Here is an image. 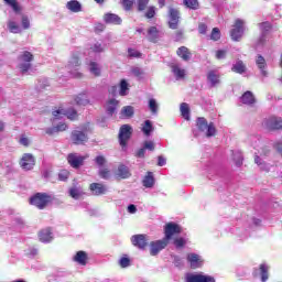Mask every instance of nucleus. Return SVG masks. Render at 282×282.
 Here are the masks:
<instances>
[{
  "label": "nucleus",
  "instance_id": "obj_58",
  "mask_svg": "<svg viewBox=\"0 0 282 282\" xmlns=\"http://www.w3.org/2000/svg\"><path fill=\"white\" fill-rule=\"evenodd\" d=\"M155 17V7H149L148 11L145 12L147 19H153Z\"/></svg>",
  "mask_w": 282,
  "mask_h": 282
},
{
  "label": "nucleus",
  "instance_id": "obj_52",
  "mask_svg": "<svg viewBox=\"0 0 282 282\" xmlns=\"http://www.w3.org/2000/svg\"><path fill=\"white\" fill-rule=\"evenodd\" d=\"M174 246L175 248H184L186 246V239L180 237L174 239Z\"/></svg>",
  "mask_w": 282,
  "mask_h": 282
},
{
  "label": "nucleus",
  "instance_id": "obj_49",
  "mask_svg": "<svg viewBox=\"0 0 282 282\" xmlns=\"http://www.w3.org/2000/svg\"><path fill=\"white\" fill-rule=\"evenodd\" d=\"M69 178V171L67 170H62L59 173H58V180L61 182H67V180Z\"/></svg>",
  "mask_w": 282,
  "mask_h": 282
},
{
  "label": "nucleus",
  "instance_id": "obj_55",
  "mask_svg": "<svg viewBox=\"0 0 282 282\" xmlns=\"http://www.w3.org/2000/svg\"><path fill=\"white\" fill-rule=\"evenodd\" d=\"M234 160L236 162V165L241 166V164H243V155L241 154V152H236Z\"/></svg>",
  "mask_w": 282,
  "mask_h": 282
},
{
  "label": "nucleus",
  "instance_id": "obj_17",
  "mask_svg": "<svg viewBox=\"0 0 282 282\" xmlns=\"http://www.w3.org/2000/svg\"><path fill=\"white\" fill-rule=\"evenodd\" d=\"M37 236H39V240L42 243H50V241H52V239H54V237L52 236V228H50V227L40 230Z\"/></svg>",
  "mask_w": 282,
  "mask_h": 282
},
{
  "label": "nucleus",
  "instance_id": "obj_26",
  "mask_svg": "<svg viewBox=\"0 0 282 282\" xmlns=\"http://www.w3.org/2000/svg\"><path fill=\"white\" fill-rule=\"evenodd\" d=\"M176 54L183 61H191V58L193 56V54L191 53V51L186 46L178 47V50L176 51Z\"/></svg>",
  "mask_w": 282,
  "mask_h": 282
},
{
  "label": "nucleus",
  "instance_id": "obj_54",
  "mask_svg": "<svg viewBox=\"0 0 282 282\" xmlns=\"http://www.w3.org/2000/svg\"><path fill=\"white\" fill-rule=\"evenodd\" d=\"M143 149L147 151H155V143L153 141H144Z\"/></svg>",
  "mask_w": 282,
  "mask_h": 282
},
{
  "label": "nucleus",
  "instance_id": "obj_50",
  "mask_svg": "<svg viewBox=\"0 0 282 282\" xmlns=\"http://www.w3.org/2000/svg\"><path fill=\"white\" fill-rule=\"evenodd\" d=\"M131 74H133V76H135L137 78H142L144 72L142 70V68L134 66L131 68Z\"/></svg>",
  "mask_w": 282,
  "mask_h": 282
},
{
  "label": "nucleus",
  "instance_id": "obj_53",
  "mask_svg": "<svg viewBox=\"0 0 282 282\" xmlns=\"http://www.w3.org/2000/svg\"><path fill=\"white\" fill-rule=\"evenodd\" d=\"M99 177H101V180H109V177H111V172H109L107 169H100Z\"/></svg>",
  "mask_w": 282,
  "mask_h": 282
},
{
  "label": "nucleus",
  "instance_id": "obj_35",
  "mask_svg": "<svg viewBox=\"0 0 282 282\" xmlns=\"http://www.w3.org/2000/svg\"><path fill=\"white\" fill-rule=\"evenodd\" d=\"M153 123L151 122V120H145L143 123V127L141 129V131H143L144 135H147V138H149L151 135V133H153Z\"/></svg>",
  "mask_w": 282,
  "mask_h": 282
},
{
  "label": "nucleus",
  "instance_id": "obj_36",
  "mask_svg": "<svg viewBox=\"0 0 282 282\" xmlns=\"http://www.w3.org/2000/svg\"><path fill=\"white\" fill-rule=\"evenodd\" d=\"M180 110H181V116H183L185 120H191V108L188 107V104L186 102L181 104Z\"/></svg>",
  "mask_w": 282,
  "mask_h": 282
},
{
  "label": "nucleus",
  "instance_id": "obj_3",
  "mask_svg": "<svg viewBox=\"0 0 282 282\" xmlns=\"http://www.w3.org/2000/svg\"><path fill=\"white\" fill-rule=\"evenodd\" d=\"M19 61V69L22 74H28L30 69H32V62L34 61V55L29 51H23L18 57Z\"/></svg>",
  "mask_w": 282,
  "mask_h": 282
},
{
  "label": "nucleus",
  "instance_id": "obj_51",
  "mask_svg": "<svg viewBox=\"0 0 282 282\" xmlns=\"http://www.w3.org/2000/svg\"><path fill=\"white\" fill-rule=\"evenodd\" d=\"M149 109L152 111V113H158V101L155 99L149 100Z\"/></svg>",
  "mask_w": 282,
  "mask_h": 282
},
{
  "label": "nucleus",
  "instance_id": "obj_56",
  "mask_svg": "<svg viewBox=\"0 0 282 282\" xmlns=\"http://www.w3.org/2000/svg\"><path fill=\"white\" fill-rule=\"evenodd\" d=\"M147 6H149V0H138L139 12L147 10Z\"/></svg>",
  "mask_w": 282,
  "mask_h": 282
},
{
  "label": "nucleus",
  "instance_id": "obj_61",
  "mask_svg": "<svg viewBox=\"0 0 282 282\" xmlns=\"http://www.w3.org/2000/svg\"><path fill=\"white\" fill-rule=\"evenodd\" d=\"M124 10H131L133 8V0H122Z\"/></svg>",
  "mask_w": 282,
  "mask_h": 282
},
{
  "label": "nucleus",
  "instance_id": "obj_13",
  "mask_svg": "<svg viewBox=\"0 0 282 282\" xmlns=\"http://www.w3.org/2000/svg\"><path fill=\"white\" fill-rule=\"evenodd\" d=\"M67 162L73 169H79L85 162V156L78 155L77 153H70L67 156Z\"/></svg>",
  "mask_w": 282,
  "mask_h": 282
},
{
  "label": "nucleus",
  "instance_id": "obj_22",
  "mask_svg": "<svg viewBox=\"0 0 282 282\" xmlns=\"http://www.w3.org/2000/svg\"><path fill=\"white\" fill-rule=\"evenodd\" d=\"M256 65L258 69H260L262 76H268V70H265L268 67V64L265 63V58L263 56L261 55L257 56Z\"/></svg>",
  "mask_w": 282,
  "mask_h": 282
},
{
  "label": "nucleus",
  "instance_id": "obj_5",
  "mask_svg": "<svg viewBox=\"0 0 282 282\" xmlns=\"http://www.w3.org/2000/svg\"><path fill=\"white\" fill-rule=\"evenodd\" d=\"M243 25H246V22L243 20L241 19L236 20L234 28L230 32V36L232 41H241V37L243 36V32L246 30Z\"/></svg>",
  "mask_w": 282,
  "mask_h": 282
},
{
  "label": "nucleus",
  "instance_id": "obj_32",
  "mask_svg": "<svg viewBox=\"0 0 282 282\" xmlns=\"http://www.w3.org/2000/svg\"><path fill=\"white\" fill-rule=\"evenodd\" d=\"M147 36H148V40L151 41V43H156L158 39H160V31H158V28L151 26L148 30V35Z\"/></svg>",
  "mask_w": 282,
  "mask_h": 282
},
{
  "label": "nucleus",
  "instance_id": "obj_44",
  "mask_svg": "<svg viewBox=\"0 0 282 282\" xmlns=\"http://www.w3.org/2000/svg\"><path fill=\"white\" fill-rule=\"evenodd\" d=\"M8 6L14 10L15 13L21 12V7H19V2L17 0H4Z\"/></svg>",
  "mask_w": 282,
  "mask_h": 282
},
{
  "label": "nucleus",
  "instance_id": "obj_28",
  "mask_svg": "<svg viewBox=\"0 0 282 282\" xmlns=\"http://www.w3.org/2000/svg\"><path fill=\"white\" fill-rule=\"evenodd\" d=\"M75 102L79 107H87V105H89L91 101H89V96H87V94L82 93L76 96Z\"/></svg>",
  "mask_w": 282,
  "mask_h": 282
},
{
  "label": "nucleus",
  "instance_id": "obj_38",
  "mask_svg": "<svg viewBox=\"0 0 282 282\" xmlns=\"http://www.w3.org/2000/svg\"><path fill=\"white\" fill-rule=\"evenodd\" d=\"M133 107L132 106H126L121 109L120 116L121 118H133Z\"/></svg>",
  "mask_w": 282,
  "mask_h": 282
},
{
  "label": "nucleus",
  "instance_id": "obj_39",
  "mask_svg": "<svg viewBox=\"0 0 282 282\" xmlns=\"http://www.w3.org/2000/svg\"><path fill=\"white\" fill-rule=\"evenodd\" d=\"M231 72H236V74H243L246 72V65L243 64V62L238 61L231 67Z\"/></svg>",
  "mask_w": 282,
  "mask_h": 282
},
{
  "label": "nucleus",
  "instance_id": "obj_1",
  "mask_svg": "<svg viewBox=\"0 0 282 282\" xmlns=\"http://www.w3.org/2000/svg\"><path fill=\"white\" fill-rule=\"evenodd\" d=\"M182 234V227L175 223H167L164 227V239L150 242L151 257H158L164 248L169 246V241L173 239L174 235Z\"/></svg>",
  "mask_w": 282,
  "mask_h": 282
},
{
  "label": "nucleus",
  "instance_id": "obj_40",
  "mask_svg": "<svg viewBox=\"0 0 282 282\" xmlns=\"http://www.w3.org/2000/svg\"><path fill=\"white\" fill-rule=\"evenodd\" d=\"M254 163L261 169V171H270V165L261 160L259 155H256Z\"/></svg>",
  "mask_w": 282,
  "mask_h": 282
},
{
  "label": "nucleus",
  "instance_id": "obj_15",
  "mask_svg": "<svg viewBox=\"0 0 282 282\" xmlns=\"http://www.w3.org/2000/svg\"><path fill=\"white\" fill-rule=\"evenodd\" d=\"M180 23V11L176 9H170L169 11V26L171 30H177V25Z\"/></svg>",
  "mask_w": 282,
  "mask_h": 282
},
{
  "label": "nucleus",
  "instance_id": "obj_23",
  "mask_svg": "<svg viewBox=\"0 0 282 282\" xmlns=\"http://www.w3.org/2000/svg\"><path fill=\"white\" fill-rule=\"evenodd\" d=\"M261 282H267L270 279V265L261 263L259 265Z\"/></svg>",
  "mask_w": 282,
  "mask_h": 282
},
{
  "label": "nucleus",
  "instance_id": "obj_30",
  "mask_svg": "<svg viewBox=\"0 0 282 282\" xmlns=\"http://www.w3.org/2000/svg\"><path fill=\"white\" fill-rule=\"evenodd\" d=\"M240 100H241V102H242L243 105H254V102L257 101V100L254 99V95H253L252 91H250V90L246 91V93L241 96Z\"/></svg>",
  "mask_w": 282,
  "mask_h": 282
},
{
  "label": "nucleus",
  "instance_id": "obj_10",
  "mask_svg": "<svg viewBox=\"0 0 282 282\" xmlns=\"http://www.w3.org/2000/svg\"><path fill=\"white\" fill-rule=\"evenodd\" d=\"M35 164H36V160L34 159V155L30 153H25L22 155V159L20 161V166L21 169H23V171H32Z\"/></svg>",
  "mask_w": 282,
  "mask_h": 282
},
{
  "label": "nucleus",
  "instance_id": "obj_64",
  "mask_svg": "<svg viewBox=\"0 0 282 282\" xmlns=\"http://www.w3.org/2000/svg\"><path fill=\"white\" fill-rule=\"evenodd\" d=\"M128 54H129V56H132L134 58H138V56H140V53L133 48H129Z\"/></svg>",
  "mask_w": 282,
  "mask_h": 282
},
{
  "label": "nucleus",
  "instance_id": "obj_47",
  "mask_svg": "<svg viewBox=\"0 0 282 282\" xmlns=\"http://www.w3.org/2000/svg\"><path fill=\"white\" fill-rule=\"evenodd\" d=\"M69 195L73 197V199H79L80 196L83 195V192L80 189L73 187L69 189Z\"/></svg>",
  "mask_w": 282,
  "mask_h": 282
},
{
  "label": "nucleus",
  "instance_id": "obj_7",
  "mask_svg": "<svg viewBox=\"0 0 282 282\" xmlns=\"http://www.w3.org/2000/svg\"><path fill=\"white\" fill-rule=\"evenodd\" d=\"M64 116H66L68 120H76L78 118V112L75 109L65 110L63 108L53 111L54 120H61Z\"/></svg>",
  "mask_w": 282,
  "mask_h": 282
},
{
  "label": "nucleus",
  "instance_id": "obj_37",
  "mask_svg": "<svg viewBox=\"0 0 282 282\" xmlns=\"http://www.w3.org/2000/svg\"><path fill=\"white\" fill-rule=\"evenodd\" d=\"M88 70L93 76H100V65L96 62H89Z\"/></svg>",
  "mask_w": 282,
  "mask_h": 282
},
{
  "label": "nucleus",
  "instance_id": "obj_59",
  "mask_svg": "<svg viewBox=\"0 0 282 282\" xmlns=\"http://www.w3.org/2000/svg\"><path fill=\"white\" fill-rule=\"evenodd\" d=\"M22 28L23 30H30V19H28V15L22 17Z\"/></svg>",
  "mask_w": 282,
  "mask_h": 282
},
{
  "label": "nucleus",
  "instance_id": "obj_9",
  "mask_svg": "<svg viewBox=\"0 0 282 282\" xmlns=\"http://www.w3.org/2000/svg\"><path fill=\"white\" fill-rule=\"evenodd\" d=\"M80 67V59L77 56H73L68 62L67 69L73 78H82L83 74L78 72Z\"/></svg>",
  "mask_w": 282,
  "mask_h": 282
},
{
  "label": "nucleus",
  "instance_id": "obj_31",
  "mask_svg": "<svg viewBox=\"0 0 282 282\" xmlns=\"http://www.w3.org/2000/svg\"><path fill=\"white\" fill-rule=\"evenodd\" d=\"M116 109H118V100L109 99L106 104V111L108 116H113L116 113Z\"/></svg>",
  "mask_w": 282,
  "mask_h": 282
},
{
  "label": "nucleus",
  "instance_id": "obj_2",
  "mask_svg": "<svg viewBox=\"0 0 282 282\" xmlns=\"http://www.w3.org/2000/svg\"><path fill=\"white\" fill-rule=\"evenodd\" d=\"M52 202H54V197L47 193H36L30 198V204H32V206H36L40 210L47 208Z\"/></svg>",
  "mask_w": 282,
  "mask_h": 282
},
{
  "label": "nucleus",
  "instance_id": "obj_60",
  "mask_svg": "<svg viewBox=\"0 0 282 282\" xmlns=\"http://www.w3.org/2000/svg\"><path fill=\"white\" fill-rule=\"evenodd\" d=\"M273 149H275V151H278V153L281 155L282 158V140L276 141L273 144Z\"/></svg>",
  "mask_w": 282,
  "mask_h": 282
},
{
  "label": "nucleus",
  "instance_id": "obj_42",
  "mask_svg": "<svg viewBox=\"0 0 282 282\" xmlns=\"http://www.w3.org/2000/svg\"><path fill=\"white\" fill-rule=\"evenodd\" d=\"M120 96H127L129 94V83H127L126 79H122L120 82V90H119Z\"/></svg>",
  "mask_w": 282,
  "mask_h": 282
},
{
  "label": "nucleus",
  "instance_id": "obj_4",
  "mask_svg": "<svg viewBox=\"0 0 282 282\" xmlns=\"http://www.w3.org/2000/svg\"><path fill=\"white\" fill-rule=\"evenodd\" d=\"M196 127L202 132L206 131L207 138H213V135L217 134V129L215 128V123L210 122L208 124V121L204 117H199L196 121Z\"/></svg>",
  "mask_w": 282,
  "mask_h": 282
},
{
  "label": "nucleus",
  "instance_id": "obj_48",
  "mask_svg": "<svg viewBox=\"0 0 282 282\" xmlns=\"http://www.w3.org/2000/svg\"><path fill=\"white\" fill-rule=\"evenodd\" d=\"M119 265L120 268H129V265H131V259H129V257H122L120 260H119Z\"/></svg>",
  "mask_w": 282,
  "mask_h": 282
},
{
  "label": "nucleus",
  "instance_id": "obj_24",
  "mask_svg": "<svg viewBox=\"0 0 282 282\" xmlns=\"http://www.w3.org/2000/svg\"><path fill=\"white\" fill-rule=\"evenodd\" d=\"M61 131H67V123H58L57 126L45 129L47 135H54V133H61Z\"/></svg>",
  "mask_w": 282,
  "mask_h": 282
},
{
  "label": "nucleus",
  "instance_id": "obj_29",
  "mask_svg": "<svg viewBox=\"0 0 282 282\" xmlns=\"http://www.w3.org/2000/svg\"><path fill=\"white\" fill-rule=\"evenodd\" d=\"M172 73L174 74L176 80H182V78L186 76V70L180 67L177 64L172 65Z\"/></svg>",
  "mask_w": 282,
  "mask_h": 282
},
{
  "label": "nucleus",
  "instance_id": "obj_12",
  "mask_svg": "<svg viewBox=\"0 0 282 282\" xmlns=\"http://www.w3.org/2000/svg\"><path fill=\"white\" fill-rule=\"evenodd\" d=\"M263 126L265 127V129H269V131L282 129V119L278 117H271L263 121Z\"/></svg>",
  "mask_w": 282,
  "mask_h": 282
},
{
  "label": "nucleus",
  "instance_id": "obj_45",
  "mask_svg": "<svg viewBox=\"0 0 282 282\" xmlns=\"http://www.w3.org/2000/svg\"><path fill=\"white\" fill-rule=\"evenodd\" d=\"M101 52H105V47L100 43H96L90 47V53L93 54H100Z\"/></svg>",
  "mask_w": 282,
  "mask_h": 282
},
{
  "label": "nucleus",
  "instance_id": "obj_27",
  "mask_svg": "<svg viewBox=\"0 0 282 282\" xmlns=\"http://www.w3.org/2000/svg\"><path fill=\"white\" fill-rule=\"evenodd\" d=\"M90 191L93 195H105L107 193V187L100 183L90 184Z\"/></svg>",
  "mask_w": 282,
  "mask_h": 282
},
{
  "label": "nucleus",
  "instance_id": "obj_6",
  "mask_svg": "<svg viewBox=\"0 0 282 282\" xmlns=\"http://www.w3.org/2000/svg\"><path fill=\"white\" fill-rule=\"evenodd\" d=\"M133 128L129 124L121 126L119 130V142L121 147H127V142L131 139Z\"/></svg>",
  "mask_w": 282,
  "mask_h": 282
},
{
  "label": "nucleus",
  "instance_id": "obj_8",
  "mask_svg": "<svg viewBox=\"0 0 282 282\" xmlns=\"http://www.w3.org/2000/svg\"><path fill=\"white\" fill-rule=\"evenodd\" d=\"M131 243L139 250H147L149 246V238L144 234L134 235L131 237Z\"/></svg>",
  "mask_w": 282,
  "mask_h": 282
},
{
  "label": "nucleus",
  "instance_id": "obj_21",
  "mask_svg": "<svg viewBox=\"0 0 282 282\" xmlns=\"http://www.w3.org/2000/svg\"><path fill=\"white\" fill-rule=\"evenodd\" d=\"M104 21L105 23H110L112 25H120V23H122V19L116 13H106L104 15Z\"/></svg>",
  "mask_w": 282,
  "mask_h": 282
},
{
  "label": "nucleus",
  "instance_id": "obj_14",
  "mask_svg": "<svg viewBox=\"0 0 282 282\" xmlns=\"http://www.w3.org/2000/svg\"><path fill=\"white\" fill-rule=\"evenodd\" d=\"M187 262L192 270H197L204 265V260L197 253H189L187 254Z\"/></svg>",
  "mask_w": 282,
  "mask_h": 282
},
{
  "label": "nucleus",
  "instance_id": "obj_46",
  "mask_svg": "<svg viewBox=\"0 0 282 282\" xmlns=\"http://www.w3.org/2000/svg\"><path fill=\"white\" fill-rule=\"evenodd\" d=\"M221 39V32L218 28H214L210 34L212 41H219Z\"/></svg>",
  "mask_w": 282,
  "mask_h": 282
},
{
  "label": "nucleus",
  "instance_id": "obj_43",
  "mask_svg": "<svg viewBox=\"0 0 282 282\" xmlns=\"http://www.w3.org/2000/svg\"><path fill=\"white\" fill-rule=\"evenodd\" d=\"M8 28L13 34H20L21 32V26H19V24H17L14 21H9Z\"/></svg>",
  "mask_w": 282,
  "mask_h": 282
},
{
  "label": "nucleus",
  "instance_id": "obj_62",
  "mask_svg": "<svg viewBox=\"0 0 282 282\" xmlns=\"http://www.w3.org/2000/svg\"><path fill=\"white\" fill-rule=\"evenodd\" d=\"M226 54H227V52L225 50H218L216 52V58H218V61H221V59L226 58Z\"/></svg>",
  "mask_w": 282,
  "mask_h": 282
},
{
  "label": "nucleus",
  "instance_id": "obj_20",
  "mask_svg": "<svg viewBox=\"0 0 282 282\" xmlns=\"http://www.w3.org/2000/svg\"><path fill=\"white\" fill-rule=\"evenodd\" d=\"M142 184L144 188H153L155 186V176L153 175V172H147L142 180Z\"/></svg>",
  "mask_w": 282,
  "mask_h": 282
},
{
  "label": "nucleus",
  "instance_id": "obj_19",
  "mask_svg": "<svg viewBox=\"0 0 282 282\" xmlns=\"http://www.w3.org/2000/svg\"><path fill=\"white\" fill-rule=\"evenodd\" d=\"M73 261L78 263V265H87L89 262V256L87 254V251H77L73 258Z\"/></svg>",
  "mask_w": 282,
  "mask_h": 282
},
{
  "label": "nucleus",
  "instance_id": "obj_33",
  "mask_svg": "<svg viewBox=\"0 0 282 282\" xmlns=\"http://www.w3.org/2000/svg\"><path fill=\"white\" fill-rule=\"evenodd\" d=\"M67 10L70 12H80L83 10V6L77 0H70L66 3Z\"/></svg>",
  "mask_w": 282,
  "mask_h": 282
},
{
  "label": "nucleus",
  "instance_id": "obj_25",
  "mask_svg": "<svg viewBox=\"0 0 282 282\" xmlns=\"http://www.w3.org/2000/svg\"><path fill=\"white\" fill-rule=\"evenodd\" d=\"M271 28L272 25L270 24V22H263L260 24V30L262 34L258 41V45H263V43L265 42V32H270Z\"/></svg>",
  "mask_w": 282,
  "mask_h": 282
},
{
  "label": "nucleus",
  "instance_id": "obj_41",
  "mask_svg": "<svg viewBox=\"0 0 282 282\" xmlns=\"http://www.w3.org/2000/svg\"><path fill=\"white\" fill-rule=\"evenodd\" d=\"M184 6L189 10H197L199 8V1L197 0H183Z\"/></svg>",
  "mask_w": 282,
  "mask_h": 282
},
{
  "label": "nucleus",
  "instance_id": "obj_16",
  "mask_svg": "<svg viewBox=\"0 0 282 282\" xmlns=\"http://www.w3.org/2000/svg\"><path fill=\"white\" fill-rule=\"evenodd\" d=\"M70 140L73 144H85L88 138H87V134H85V132L80 130H74L70 134Z\"/></svg>",
  "mask_w": 282,
  "mask_h": 282
},
{
  "label": "nucleus",
  "instance_id": "obj_57",
  "mask_svg": "<svg viewBox=\"0 0 282 282\" xmlns=\"http://www.w3.org/2000/svg\"><path fill=\"white\" fill-rule=\"evenodd\" d=\"M95 162L97 166H105L107 164V159H105L104 155H98L96 156Z\"/></svg>",
  "mask_w": 282,
  "mask_h": 282
},
{
  "label": "nucleus",
  "instance_id": "obj_11",
  "mask_svg": "<svg viewBox=\"0 0 282 282\" xmlns=\"http://www.w3.org/2000/svg\"><path fill=\"white\" fill-rule=\"evenodd\" d=\"M186 282H215L213 275H204L202 273H188L185 279Z\"/></svg>",
  "mask_w": 282,
  "mask_h": 282
},
{
  "label": "nucleus",
  "instance_id": "obj_63",
  "mask_svg": "<svg viewBox=\"0 0 282 282\" xmlns=\"http://www.w3.org/2000/svg\"><path fill=\"white\" fill-rule=\"evenodd\" d=\"M208 30V26L206 25V24H204V23H200L199 25H198V32H199V34H206V31Z\"/></svg>",
  "mask_w": 282,
  "mask_h": 282
},
{
  "label": "nucleus",
  "instance_id": "obj_34",
  "mask_svg": "<svg viewBox=\"0 0 282 282\" xmlns=\"http://www.w3.org/2000/svg\"><path fill=\"white\" fill-rule=\"evenodd\" d=\"M117 175L121 177L122 180H127L128 177H131V172H129V167L126 165H119Z\"/></svg>",
  "mask_w": 282,
  "mask_h": 282
},
{
  "label": "nucleus",
  "instance_id": "obj_18",
  "mask_svg": "<svg viewBox=\"0 0 282 282\" xmlns=\"http://www.w3.org/2000/svg\"><path fill=\"white\" fill-rule=\"evenodd\" d=\"M221 76L217 70H209L207 73V82L209 83L210 87H217L221 83L219 79Z\"/></svg>",
  "mask_w": 282,
  "mask_h": 282
}]
</instances>
